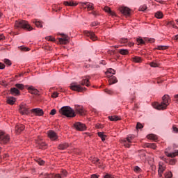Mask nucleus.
<instances>
[{"instance_id": "f257e3e1", "label": "nucleus", "mask_w": 178, "mask_h": 178, "mask_svg": "<svg viewBox=\"0 0 178 178\" xmlns=\"http://www.w3.org/2000/svg\"><path fill=\"white\" fill-rule=\"evenodd\" d=\"M170 99V97L168 95H164L162 97V102L161 103L155 102L153 104L154 108L157 109L158 111H163L168 108V105H169V101Z\"/></svg>"}, {"instance_id": "f03ea898", "label": "nucleus", "mask_w": 178, "mask_h": 178, "mask_svg": "<svg viewBox=\"0 0 178 178\" xmlns=\"http://www.w3.org/2000/svg\"><path fill=\"white\" fill-rule=\"evenodd\" d=\"M15 29H22L26 31H32V30H34V28L26 20L15 21Z\"/></svg>"}, {"instance_id": "7ed1b4c3", "label": "nucleus", "mask_w": 178, "mask_h": 178, "mask_svg": "<svg viewBox=\"0 0 178 178\" xmlns=\"http://www.w3.org/2000/svg\"><path fill=\"white\" fill-rule=\"evenodd\" d=\"M59 112L63 116H66V118L76 117V112H74V110L70 106H65L61 107V108L59 110Z\"/></svg>"}, {"instance_id": "20e7f679", "label": "nucleus", "mask_w": 178, "mask_h": 178, "mask_svg": "<svg viewBox=\"0 0 178 178\" xmlns=\"http://www.w3.org/2000/svg\"><path fill=\"white\" fill-rule=\"evenodd\" d=\"M72 91H76L77 92H84L87 90L86 88L82 87L81 85L78 84L76 82L72 83L70 86Z\"/></svg>"}, {"instance_id": "39448f33", "label": "nucleus", "mask_w": 178, "mask_h": 178, "mask_svg": "<svg viewBox=\"0 0 178 178\" xmlns=\"http://www.w3.org/2000/svg\"><path fill=\"white\" fill-rule=\"evenodd\" d=\"M136 136L134 135H128L126 138H124L121 140V144L123 145L126 148H130V144L134 141Z\"/></svg>"}, {"instance_id": "423d86ee", "label": "nucleus", "mask_w": 178, "mask_h": 178, "mask_svg": "<svg viewBox=\"0 0 178 178\" xmlns=\"http://www.w3.org/2000/svg\"><path fill=\"white\" fill-rule=\"evenodd\" d=\"M10 141V136L5 132L0 131V143L1 144H8Z\"/></svg>"}, {"instance_id": "0eeeda50", "label": "nucleus", "mask_w": 178, "mask_h": 178, "mask_svg": "<svg viewBox=\"0 0 178 178\" xmlns=\"http://www.w3.org/2000/svg\"><path fill=\"white\" fill-rule=\"evenodd\" d=\"M19 111L21 115H29L30 114V110L29 109V106L27 104L24 103H22L19 105Z\"/></svg>"}, {"instance_id": "6e6552de", "label": "nucleus", "mask_w": 178, "mask_h": 178, "mask_svg": "<svg viewBox=\"0 0 178 178\" xmlns=\"http://www.w3.org/2000/svg\"><path fill=\"white\" fill-rule=\"evenodd\" d=\"M74 127L75 130H77V131H84L87 130V126L85 125V124L76 122L74 124Z\"/></svg>"}, {"instance_id": "1a4fd4ad", "label": "nucleus", "mask_w": 178, "mask_h": 178, "mask_svg": "<svg viewBox=\"0 0 178 178\" xmlns=\"http://www.w3.org/2000/svg\"><path fill=\"white\" fill-rule=\"evenodd\" d=\"M120 12H121L124 16H126V17H130L131 15V10L127 7H121L120 8Z\"/></svg>"}, {"instance_id": "9d476101", "label": "nucleus", "mask_w": 178, "mask_h": 178, "mask_svg": "<svg viewBox=\"0 0 178 178\" xmlns=\"http://www.w3.org/2000/svg\"><path fill=\"white\" fill-rule=\"evenodd\" d=\"M84 34L86 35L87 37H89L92 41H97V40H98V38L92 31H84Z\"/></svg>"}, {"instance_id": "9b49d317", "label": "nucleus", "mask_w": 178, "mask_h": 178, "mask_svg": "<svg viewBox=\"0 0 178 178\" xmlns=\"http://www.w3.org/2000/svg\"><path fill=\"white\" fill-rule=\"evenodd\" d=\"M25 87L28 90L29 92H30V94H33V95H38V93L40 92L34 86H26Z\"/></svg>"}, {"instance_id": "f8f14e48", "label": "nucleus", "mask_w": 178, "mask_h": 178, "mask_svg": "<svg viewBox=\"0 0 178 178\" xmlns=\"http://www.w3.org/2000/svg\"><path fill=\"white\" fill-rule=\"evenodd\" d=\"M75 111L76 113H79V115H81V116H83V115H86V110H84V107H83V106L76 105Z\"/></svg>"}, {"instance_id": "ddd939ff", "label": "nucleus", "mask_w": 178, "mask_h": 178, "mask_svg": "<svg viewBox=\"0 0 178 178\" xmlns=\"http://www.w3.org/2000/svg\"><path fill=\"white\" fill-rule=\"evenodd\" d=\"M48 137L52 141H56V140H58V134H56V132H55V131H49Z\"/></svg>"}, {"instance_id": "4468645a", "label": "nucleus", "mask_w": 178, "mask_h": 178, "mask_svg": "<svg viewBox=\"0 0 178 178\" xmlns=\"http://www.w3.org/2000/svg\"><path fill=\"white\" fill-rule=\"evenodd\" d=\"M9 92L11 95H13L14 97H19V95H21L20 90L15 87L11 88L9 90Z\"/></svg>"}, {"instance_id": "2eb2a0df", "label": "nucleus", "mask_w": 178, "mask_h": 178, "mask_svg": "<svg viewBox=\"0 0 178 178\" xmlns=\"http://www.w3.org/2000/svg\"><path fill=\"white\" fill-rule=\"evenodd\" d=\"M31 111L35 113V116H42L44 115V111L40 108H33Z\"/></svg>"}, {"instance_id": "dca6fc26", "label": "nucleus", "mask_w": 178, "mask_h": 178, "mask_svg": "<svg viewBox=\"0 0 178 178\" xmlns=\"http://www.w3.org/2000/svg\"><path fill=\"white\" fill-rule=\"evenodd\" d=\"M23 130H24V126L22 124H17L15 125L16 134H20Z\"/></svg>"}, {"instance_id": "f3484780", "label": "nucleus", "mask_w": 178, "mask_h": 178, "mask_svg": "<svg viewBox=\"0 0 178 178\" xmlns=\"http://www.w3.org/2000/svg\"><path fill=\"white\" fill-rule=\"evenodd\" d=\"M15 102H16V97L13 96L8 97L6 99V103L8 104V105H15Z\"/></svg>"}, {"instance_id": "a211bd4d", "label": "nucleus", "mask_w": 178, "mask_h": 178, "mask_svg": "<svg viewBox=\"0 0 178 178\" xmlns=\"http://www.w3.org/2000/svg\"><path fill=\"white\" fill-rule=\"evenodd\" d=\"M165 155H167V156L168 158H175V156H178V150L175 149L174 152L172 153H168L165 152Z\"/></svg>"}, {"instance_id": "6ab92c4d", "label": "nucleus", "mask_w": 178, "mask_h": 178, "mask_svg": "<svg viewBox=\"0 0 178 178\" xmlns=\"http://www.w3.org/2000/svg\"><path fill=\"white\" fill-rule=\"evenodd\" d=\"M32 23H33V24H35L36 26V27H38L39 29H42V22L38 21L37 19H33L32 21Z\"/></svg>"}, {"instance_id": "aec40b11", "label": "nucleus", "mask_w": 178, "mask_h": 178, "mask_svg": "<svg viewBox=\"0 0 178 178\" xmlns=\"http://www.w3.org/2000/svg\"><path fill=\"white\" fill-rule=\"evenodd\" d=\"M58 149H61L62 151L66 149L67 148H69V143H61L58 147Z\"/></svg>"}, {"instance_id": "412c9836", "label": "nucleus", "mask_w": 178, "mask_h": 178, "mask_svg": "<svg viewBox=\"0 0 178 178\" xmlns=\"http://www.w3.org/2000/svg\"><path fill=\"white\" fill-rule=\"evenodd\" d=\"M64 5L65 6H77V3L74 1H64Z\"/></svg>"}, {"instance_id": "4be33fe9", "label": "nucleus", "mask_w": 178, "mask_h": 178, "mask_svg": "<svg viewBox=\"0 0 178 178\" xmlns=\"http://www.w3.org/2000/svg\"><path fill=\"white\" fill-rule=\"evenodd\" d=\"M81 86H86V87H90V80L86 79H83L81 82H79Z\"/></svg>"}, {"instance_id": "5701e85b", "label": "nucleus", "mask_w": 178, "mask_h": 178, "mask_svg": "<svg viewBox=\"0 0 178 178\" xmlns=\"http://www.w3.org/2000/svg\"><path fill=\"white\" fill-rule=\"evenodd\" d=\"M109 83L110 84H116V83H118V78L112 75L109 79Z\"/></svg>"}, {"instance_id": "b1692460", "label": "nucleus", "mask_w": 178, "mask_h": 178, "mask_svg": "<svg viewBox=\"0 0 178 178\" xmlns=\"http://www.w3.org/2000/svg\"><path fill=\"white\" fill-rule=\"evenodd\" d=\"M104 10L107 13H109V15H111V16H116V14L115 13V12L112 11V10H111V8L109 7H105Z\"/></svg>"}, {"instance_id": "393cba45", "label": "nucleus", "mask_w": 178, "mask_h": 178, "mask_svg": "<svg viewBox=\"0 0 178 178\" xmlns=\"http://www.w3.org/2000/svg\"><path fill=\"white\" fill-rule=\"evenodd\" d=\"M15 87L19 91H20V90H21V91H23V90H24V85L23 83H16L15 85Z\"/></svg>"}, {"instance_id": "a878e982", "label": "nucleus", "mask_w": 178, "mask_h": 178, "mask_svg": "<svg viewBox=\"0 0 178 178\" xmlns=\"http://www.w3.org/2000/svg\"><path fill=\"white\" fill-rule=\"evenodd\" d=\"M35 161L40 166H44V165H45V161L42 160L41 158L36 159Z\"/></svg>"}, {"instance_id": "bb28decb", "label": "nucleus", "mask_w": 178, "mask_h": 178, "mask_svg": "<svg viewBox=\"0 0 178 178\" xmlns=\"http://www.w3.org/2000/svg\"><path fill=\"white\" fill-rule=\"evenodd\" d=\"M154 16L156 19H163V13L161 11H157L155 14Z\"/></svg>"}, {"instance_id": "cd10ccee", "label": "nucleus", "mask_w": 178, "mask_h": 178, "mask_svg": "<svg viewBox=\"0 0 178 178\" xmlns=\"http://www.w3.org/2000/svg\"><path fill=\"white\" fill-rule=\"evenodd\" d=\"M118 52L120 55H129V49H120Z\"/></svg>"}, {"instance_id": "c85d7f7f", "label": "nucleus", "mask_w": 178, "mask_h": 178, "mask_svg": "<svg viewBox=\"0 0 178 178\" xmlns=\"http://www.w3.org/2000/svg\"><path fill=\"white\" fill-rule=\"evenodd\" d=\"M42 176H43L44 178H51V177H52V176H54V174H48V173L42 172L40 175V177H41Z\"/></svg>"}, {"instance_id": "c756f323", "label": "nucleus", "mask_w": 178, "mask_h": 178, "mask_svg": "<svg viewBox=\"0 0 178 178\" xmlns=\"http://www.w3.org/2000/svg\"><path fill=\"white\" fill-rule=\"evenodd\" d=\"M136 42L138 43V45H145V41L141 38H138L136 39Z\"/></svg>"}, {"instance_id": "7c9ffc66", "label": "nucleus", "mask_w": 178, "mask_h": 178, "mask_svg": "<svg viewBox=\"0 0 178 178\" xmlns=\"http://www.w3.org/2000/svg\"><path fill=\"white\" fill-rule=\"evenodd\" d=\"M97 136L101 138L102 141H105V138L106 135L104 134V132H98Z\"/></svg>"}, {"instance_id": "2f4dec72", "label": "nucleus", "mask_w": 178, "mask_h": 178, "mask_svg": "<svg viewBox=\"0 0 178 178\" xmlns=\"http://www.w3.org/2000/svg\"><path fill=\"white\" fill-rule=\"evenodd\" d=\"M115 73H116V71L112 68L108 69L107 72H106V76H109V74H115Z\"/></svg>"}, {"instance_id": "473e14b6", "label": "nucleus", "mask_w": 178, "mask_h": 178, "mask_svg": "<svg viewBox=\"0 0 178 178\" xmlns=\"http://www.w3.org/2000/svg\"><path fill=\"white\" fill-rule=\"evenodd\" d=\"M38 145L40 149H44L47 147V143L44 142H39Z\"/></svg>"}, {"instance_id": "72a5a7b5", "label": "nucleus", "mask_w": 178, "mask_h": 178, "mask_svg": "<svg viewBox=\"0 0 178 178\" xmlns=\"http://www.w3.org/2000/svg\"><path fill=\"white\" fill-rule=\"evenodd\" d=\"M18 48L20 49V51H23L24 52H28V51H30V48L24 46H19Z\"/></svg>"}, {"instance_id": "f704fd0d", "label": "nucleus", "mask_w": 178, "mask_h": 178, "mask_svg": "<svg viewBox=\"0 0 178 178\" xmlns=\"http://www.w3.org/2000/svg\"><path fill=\"white\" fill-rule=\"evenodd\" d=\"M87 9L88 10H94V4H92V3L88 2Z\"/></svg>"}, {"instance_id": "c9c22d12", "label": "nucleus", "mask_w": 178, "mask_h": 178, "mask_svg": "<svg viewBox=\"0 0 178 178\" xmlns=\"http://www.w3.org/2000/svg\"><path fill=\"white\" fill-rule=\"evenodd\" d=\"M134 172H135V173H141L143 172V170H141L138 165H136L134 168Z\"/></svg>"}, {"instance_id": "e433bc0d", "label": "nucleus", "mask_w": 178, "mask_h": 178, "mask_svg": "<svg viewBox=\"0 0 178 178\" xmlns=\"http://www.w3.org/2000/svg\"><path fill=\"white\" fill-rule=\"evenodd\" d=\"M88 3V2H80L79 6H81V8H83V9H87Z\"/></svg>"}, {"instance_id": "4c0bfd02", "label": "nucleus", "mask_w": 178, "mask_h": 178, "mask_svg": "<svg viewBox=\"0 0 178 178\" xmlns=\"http://www.w3.org/2000/svg\"><path fill=\"white\" fill-rule=\"evenodd\" d=\"M165 26H167V27H173V29L176 27L172 21L166 22Z\"/></svg>"}, {"instance_id": "58836bf2", "label": "nucleus", "mask_w": 178, "mask_h": 178, "mask_svg": "<svg viewBox=\"0 0 178 178\" xmlns=\"http://www.w3.org/2000/svg\"><path fill=\"white\" fill-rule=\"evenodd\" d=\"M60 174L61 177H67V171L66 170H62Z\"/></svg>"}, {"instance_id": "ea45409f", "label": "nucleus", "mask_w": 178, "mask_h": 178, "mask_svg": "<svg viewBox=\"0 0 178 178\" xmlns=\"http://www.w3.org/2000/svg\"><path fill=\"white\" fill-rule=\"evenodd\" d=\"M133 60L134 62H136V63H140V62H141V57L134 56Z\"/></svg>"}, {"instance_id": "a19ab883", "label": "nucleus", "mask_w": 178, "mask_h": 178, "mask_svg": "<svg viewBox=\"0 0 178 178\" xmlns=\"http://www.w3.org/2000/svg\"><path fill=\"white\" fill-rule=\"evenodd\" d=\"M147 138L149 140H156V136H155L154 134H149L147 136Z\"/></svg>"}, {"instance_id": "79ce46f5", "label": "nucleus", "mask_w": 178, "mask_h": 178, "mask_svg": "<svg viewBox=\"0 0 178 178\" xmlns=\"http://www.w3.org/2000/svg\"><path fill=\"white\" fill-rule=\"evenodd\" d=\"M4 63L7 65V66H12V61H10V60L8 59V58H5L4 59Z\"/></svg>"}, {"instance_id": "37998d69", "label": "nucleus", "mask_w": 178, "mask_h": 178, "mask_svg": "<svg viewBox=\"0 0 178 178\" xmlns=\"http://www.w3.org/2000/svg\"><path fill=\"white\" fill-rule=\"evenodd\" d=\"M138 10L140 12H145V10H147V6L146 5L140 6L139 7Z\"/></svg>"}, {"instance_id": "c03bdc74", "label": "nucleus", "mask_w": 178, "mask_h": 178, "mask_svg": "<svg viewBox=\"0 0 178 178\" xmlns=\"http://www.w3.org/2000/svg\"><path fill=\"white\" fill-rule=\"evenodd\" d=\"M173 177V174H172V172L169 171V172H167L165 174V178H172Z\"/></svg>"}, {"instance_id": "a18cd8bd", "label": "nucleus", "mask_w": 178, "mask_h": 178, "mask_svg": "<svg viewBox=\"0 0 178 178\" xmlns=\"http://www.w3.org/2000/svg\"><path fill=\"white\" fill-rule=\"evenodd\" d=\"M166 48H168L167 46H157V47L156 48V49H158L159 51H163L164 49H166Z\"/></svg>"}, {"instance_id": "49530a36", "label": "nucleus", "mask_w": 178, "mask_h": 178, "mask_svg": "<svg viewBox=\"0 0 178 178\" xmlns=\"http://www.w3.org/2000/svg\"><path fill=\"white\" fill-rule=\"evenodd\" d=\"M104 91L106 92V94H108V95H113V94H115V92H113L112 90L105 89Z\"/></svg>"}, {"instance_id": "de8ad7c7", "label": "nucleus", "mask_w": 178, "mask_h": 178, "mask_svg": "<svg viewBox=\"0 0 178 178\" xmlns=\"http://www.w3.org/2000/svg\"><path fill=\"white\" fill-rule=\"evenodd\" d=\"M127 38H122L120 40V44H124V45H127Z\"/></svg>"}, {"instance_id": "09e8293b", "label": "nucleus", "mask_w": 178, "mask_h": 178, "mask_svg": "<svg viewBox=\"0 0 178 178\" xmlns=\"http://www.w3.org/2000/svg\"><path fill=\"white\" fill-rule=\"evenodd\" d=\"M92 163L97 164V163H99V159L97 157H94L92 160Z\"/></svg>"}, {"instance_id": "8fccbe9b", "label": "nucleus", "mask_w": 178, "mask_h": 178, "mask_svg": "<svg viewBox=\"0 0 178 178\" xmlns=\"http://www.w3.org/2000/svg\"><path fill=\"white\" fill-rule=\"evenodd\" d=\"M163 172H165V167L159 165V172L163 173Z\"/></svg>"}, {"instance_id": "3c124183", "label": "nucleus", "mask_w": 178, "mask_h": 178, "mask_svg": "<svg viewBox=\"0 0 178 178\" xmlns=\"http://www.w3.org/2000/svg\"><path fill=\"white\" fill-rule=\"evenodd\" d=\"M149 65L151 67H158V63H156L155 62H151L149 63Z\"/></svg>"}, {"instance_id": "603ef678", "label": "nucleus", "mask_w": 178, "mask_h": 178, "mask_svg": "<svg viewBox=\"0 0 178 178\" xmlns=\"http://www.w3.org/2000/svg\"><path fill=\"white\" fill-rule=\"evenodd\" d=\"M0 85L5 88L8 87V83H6V81H0Z\"/></svg>"}, {"instance_id": "864d4df0", "label": "nucleus", "mask_w": 178, "mask_h": 178, "mask_svg": "<svg viewBox=\"0 0 178 178\" xmlns=\"http://www.w3.org/2000/svg\"><path fill=\"white\" fill-rule=\"evenodd\" d=\"M143 127H144V126L143 125V124L138 122L136 124V129L137 130L140 129H143Z\"/></svg>"}, {"instance_id": "5fc2aeb1", "label": "nucleus", "mask_w": 178, "mask_h": 178, "mask_svg": "<svg viewBox=\"0 0 178 178\" xmlns=\"http://www.w3.org/2000/svg\"><path fill=\"white\" fill-rule=\"evenodd\" d=\"M104 178H115V177H113V175L109 174V173H106L104 176Z\"/></svg>"}, {"instance_id": "6e6d98bb", "label": "nucleus", "mask_w": 178, "mask_h": 178, "mask_svg": "<svg viewBox=\"0 0 178 178\" xmlns=\"http://www.w3.org/2000/svg\"><path fill=\"white\" fill-rule=\"evenodd\" d=\"M51 97H52L53 98H58V97H59V93H58L57 92H54L52 94Z\"/></svg>"}, {"instance_id": "4d7b16f0", "label": "nucleus", "mask_w": 178, "mask_h": 178, "mask_svg": "<svg viewBox=\"0 0 178 178\" xmlns=\"http://www.w3.org/2000/svg\"><path fill=\"white\" fill-rule=\"evenodd\" d=\"M50 115H51L52 116H54V115H56V109L53 108L51 111H50Z\"/></svg>"}, {"instance_id": "13d9d810", "label": "nucleus", "mask_w": 178, "mask_h": 178, "mask_svg": "<svg viewBox=\"0 0 178 178\" xmlns=\"http://www.w3.org/2000/svg\"><path fill=\"white\" fill-rule=\"evenodd\" d=\"M172 131H173V133H175V134H178V128L177 127H176L175 126H173L172 127Z\"/></svg>"}, {"instance_id": "bf43d9fd", "label": "nucleus", "mask_w": 178, "mask_h": 178, "mask_svg": "<svg viewBox=\"0 0 178 178\" xmlns=\"http://www.w3.org/2000/svg\"><path fill=\"white\" fill-rule=\"evenodd\" d=\"M118 120H122V118L119 116L114 115V122H118Z\"/></svg>"}, {"instance_id": "052dcab7", "label": "nucleus", "mask_w": 178, "mask_h": 178, "mask_svg": "<svg viewBox=\"0 0 178 178\" xmlns=\"http://www.w3.org/2000/svg\"><path fill=\"white\" fill-rule=\"evenodd\" d=\"M51 177L54 178H62V175L60 174H56V175H53V176Z\"/></svg>"}, {"instance_id": "680f3d73", "label": "nucleus", "mask_w": 178, "mask_h": 178, "mask_svg": "<svg viewBox=\"0 0 178 178\" xmlns=\"http://www.w3.org/2000/svg\"><path fill=\"white\" fill-rule=\"evenodd\" d=\"M5 67H6L5 64L0 62V70H3V69H5Z\"/></svg>"}, {"instance_id": "e2e57ef3", "label": "nucleus", "mask_w": 178, "mask_h": 178, "mask_svg": "<svg viewBox=\"0 0 178 178\" xmlns=\"http://www.w3.org/2000/svg\"><path fill=\"white\" fill-rule=\"evenodd\" d=\"M170 165H176V159H170Z\"/></svg>"}, {"instance_id": "0e129e2a", "label": "nucleus", "mask_w": 178, "mask_h": 178, "mask_svg": "<svg viewBox=\"0 0 178 178\" xmlns=\"http://www.w3.org/2000/svg\"><path fill=\"white\" fill-rule=\"evenodd\" d=\"M47 40H48V41L54 42V41H55V38L51 37V36H49V37L47 38Z\"/></svg>"}, {"instance_id": "69168bd1", "label": "nucleus", "mask_w": 178, "mask_h": 178, "mask_svg": "<svg viewBox=\"0 0 178 178\" xmlns=\"http://www.w3.org/2000/svg\"><path fill=\"white\" fill-rule=\"evenodd\" d=\"M98 22H92L91 23V26H92V27H95V26H98Z\"/></svg>"}, {"instance_id": "338daca9", "label": "nucleus", "mask_w": 178, "mask_h": 178, "mask_svg": "<svg viewBox=\"0 0 178 178\" xmlns=\"http://www.w3.org/2000/svg\"><path fill=\"white\" fill-rule=\"evenodd\" d=\"M174 101H175V102H177V104H178V94L174 95Z\"/></svg>"}, {"instance_id": "774afa93", "label": "nucleus", "mask_w": 178, "mask_h": 178, "mask_svg": "<svg viewBox=\"0 0 178 178\" xmlns=\"http://www.w3.org/2000/svg\"><path fill=\"white\" fill-rule=\"evenodd\" d=\"M99 175H97V174H92L90 177V178H99Z\"/></svg>"}]
</instances>
